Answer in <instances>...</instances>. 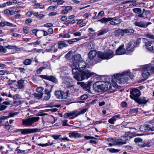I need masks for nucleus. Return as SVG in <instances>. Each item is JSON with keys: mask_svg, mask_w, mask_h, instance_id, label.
I'll return each instance as SVG.
<instances>
[{"mask_svg": "<svg viewBox=\"0 0 154 154\" xmlns=\"http://www.w3.org/2000/svg\"><path fill=\"white\" fill-rule=\"evenodd\" d=\"M92 63H85V61L80 62L79 66L74 63L72 67V72L74 78L78 81H81L84 79H87L95 73L91 72L86 69L87 68H90L89 66Z\"/></svg>", "mask_w": 154, "mask_h": 154, "instance_id": "obj_1", "label": "nucleus"}, {"mask_svg": "<svg viewBox=\"0 0 154 154\" xmlns=\"http://www.w3.org/2000/svg\"><path fill=\"white\" fill-rule=\"evenodd\" d=\"M136 73H132L129 70L124 71L121 73H117L114 75L115 80L120 84L127 82L129 78L132 79L135 76Z\"/></svg>", "mask_w": 154, "mask_h": 154, "instance_id": "obj_2", "label": "nucleus"}, {"mask_svg": "<svg viewBox=\"0 0 154 154\" xmlns=\"http://www.w3.org/2000/svg\"><path fill=\"white\" fill-rule=\"evenodd\" d=\"M93 88L95 90L97 91H106L111 88V85L110 82L97 81L93 85Z\"/></svg>", "mask_w": 154, "mask_h": 154, "instance_id": "obj_3", "label": "nucleus"}, {"mask_svg": "<svg viewBox=\"0 0 154 154\" xmlns=\"http://www.w3.org/2000/svg\"><path fill=\"white\" fill-rule=\"evenodd\" d=\"M134 30L132 29H119L114 30L113 33L116 37H118L120 35L124 36L125 34L132 33L134 32Z\"/></svg>", "mask_w": 154, "mask_h": 154, "instance_id": "obj_4", "label": "nucleus"}, {"mask_svg": "<svg viewBox=\"0 0 154 154\" xmlns=\"http://www.w3.org/2000/svg\"><path fill=\"white\" fill-rule=\"evenodd\" d=\"M114 53L111 50H109L106 52H99L98 56L100 58L103 59H109L114 56Z\"/></svg>", "mask_w": 154, "mask_h": 154, "instance_id": "obj_5", "label": "nucleus"}, {"mask_svg": "<svg viewBox=\"0 0 154 154\" xmlns=\"http://www.w3.org/2000/svg\"><path fill=\"white\" fill-rule=\"evenodd\" d=\"M39 119V117H35L23 120L22 122V124L25 126H29L32 125L34 122L38 121Z\"/></svg>", "mask_w": 154, "mask_h": 154, "instance_id": "obj_6", "label": "nucleus"}, {"mask_svg": "<svg viewBox=\"0 0 154 154\" xmlns=\"http://www.w3.org/2000/svg\"><path fill=\"white\" fill-rule=\"evenodd\" d=\"M69 90H68L66 92L61 91H55L54 94L57 98L61 99H65L69 94Z\"/></svg>", "mask_w": 154, "mask_h": 154, "instance_id": "obj_7", "label": "nucleus"}, {"mask_svg": "<svg viewBox=\"0 0 154 154\" xmlns=\"http://www.w3.org/2000/svg\"><path fill=\"white\" fill-rule=\"evenodd\" d=\"M151 69V66L149 65H147L143 68L142 75L145 79H146L152 74Z\"/></svg>", "mask_w": 154, "mask_h": 154, "instance_id": "obj_8", "label": "nucleus"}, {"mask_svg": "<svg viewBox=\"0 0 154 154\" xmlns=\"http://www.w3.org/2000/svg\"><path fill=\"white\" fill-rule=\"evenodd\" d=\"M130 92L131 94L130 96V98L134 100L138 98L140 95V91L137 89H132L130 91Z\"/></svg>", "mask_w": 154, "mask_h": 154, "instance_id": "obj_9", "label": "nucleus"}, {"mask_svg": "<svg viewBox=\"0 0 154 154\" xmlns=\"http://www.w3.org/2000/svg\"><path fill=\"white\" fill-rule=\"evenodd\" d=\"M65 83L67 85V87L70 89V91H75V89L74 88V85L72 84V81L70 78L68 77L65 79Z\"/></svg>", "mask_w": 154, "mask_h": 154, "instance_id": "obj_10", "label": "nucleus"}, {"mask_svg": "<svg viewBox=\"0 0 154 154\" xmlns=\"http://www.w3.org/2000/svg\"><path fill=\"white\" fill-rule=\"evenodd\" d=\"M130 139V137L128 136L126 134L121 137V139H117V145H123L126 143V141Z\"/></svg>", "mask_w": 154, "mask_h": 154, "instance_id": "obj_11", "label": "nucleus"}, {"mask_svg": "<svg viewBox=\"0 0 154 154\" xmlns=\"http://www.w3.org/2000/svg\"><path fill=\"white\" fill-rule=\"evenodd\" d=\"M151 24V22H146L144 21H136L134 23L135 26L141 28H146L147 26Z\"/></svg>", "mask_w": 154, "mask_h": 154, "instance_id": "obj_12", "label": "nucleus"}, {"mask_svg": "<svg viewBox=\"0 0 154 154\" xmlns=\"http://www.w3.org/2000/svg\"><path fill=\"white\" fill-rule=\"evenodd\" d=\"M77 116L76 111H74L71 112L66 113L63 115V117L65 118H69L70 119H73Z\"/></svg>", "mask_w": 154, "mask_h": 154, "instance_id": "obj_13", "label": "nucleus"}, {"mask_svg": "<svg viewBox=\"0 0 154 154\" xmlns=\"http://www.w3.org/2000/svg\"><path fill=\"white\" fill-rule=\"evenodd\" d=\"M97 51L96 50H93L91 51L88 53V57L89 59L86 60L85 63H89V62H91L92 64V62L91 60L93 59L97 55Z\"/></svg>", "mask_w": 154, "mask_h": 154, "instance_id": "obj_14", "label": "nucleus"}, {"mask_svg": "<svg viewBox=\"0 0 154 154\" xmlns=\"http://www.w3.org/2000/svg\"><path fill=\"white\" fill-rule=\"evenodd\" d=\"M140 130L143 132H147L149 131H154V127H152L148 125H143L140 126Z\"/></svg>", "mask_w": 154, "mask_h": 154, "instance_id": "obj_15", "label": "nucleus"}, {"mask_svg": "<svg viewBox=\"0 0 154 154\" xmlns=\"http://www.w3.org/2000/svg\"><path fill=\"white\" fill-rule=\"evenodd\" d=\"M73 58L75 61L73 63L72 65L71 66L72 68L73 66V64L74 63H76L79 66V63L80 62L84 61L82 60V58H81V56L80 54H76L74 55L73 56Z\"/></svg>", "mask_w": 154, "mask_h": 154, "instance_id": "obj_16", "label": "nucleus"}, {"mask_svg": "<svg viewBox=\"0 0 154 154\" xmlns=\"http://www.w3.org/2000/svg\"><path fill=\"white\" fill-rule=\"evenodd\" d=\"M111 20L109 23L110 24L114 26L119 24L122 22L121 19L116 17H111Z\"/></svg>", "mask_w": 154, "mask_h": 154, "instance_id": "obj_17", "label": "nucleus"}, {"mask_svg": "<svg viewBox=\"0 0 154 154\" xmlns=\"http://www.w3.org/2000/svg\"><path fill=\"white\" fill-rule=\"evenodd\" d=\"M145 46L147 49L152 51L154 50V41H150L146 43Z\"/></svg>", "mask_w": 154, "mask_h": 154, "instance_id": "obj_18", "label": "nucleus"}, {"mask_svg": "<svg viewBox=\"0 0 154 154\" xmlns=\"http://www.w3.org/2000/svg\"><path fill=\"white\" fill-rule=\"evenodd\" d=\"M18 114V112H11L8 114V116H3L0 117V124H2V121L5 119H7L10 117H13L15 115H17Z\"/></svg>", "mask_w": 154, "mask_h": 154, "instance_id": "obj_19", "label": "nucleus"}, {"mask_svg": "<svg viewBox=\"0 0 154 154\" xmlns=\"http://www.w3.org/2000/svg\"><path fill=\"white\" fill-rule=\"evenodd\" d=\"M124 45H122L118 48L116 51V54L118 55L124 54L125 53V50L123 48Z\"/></svg>", "mask_w": 154, "mask_h": 154, "instance_id": "obj_20", "label": "nucleus"}, {"mask_svg": "<svg viewBox=\"0 0 154 154\" xmlns=\"http://www.w3.org/2000/svg\"><path fill=\"white\" fill-rule=\"evenodd\" d=\"M78 84H80L82 86L84 89H86V91L90 92V89L91 85V82H89L87 83L78 82Z\"/></svg>", "mask_w": 154, "mask_h": 154, "instance_id": "obj_21", "label": "nucleus"}, {"mask_svg": "<svg viewBox=\"0 0 154 154\" xmlns=\"http://www.w3.org/2000/svg\"><path fill=\"white\" fill-rule=\"evenodd\" d=\"M136 45L135 42H129L127 45L126 50L127 51H133V48Z\"/></svg>", "mask_w": 154, "mask_h": 154, "instance_id": "obj_22", "label": "nucleus"}, {"mask_svg": "<svg viewBox=\"0 0 154 154\" xmlns=\"http://www.w3.org/2000/svg\"><path fill=\"white\" fill-rule=\"evenodd\" d=\"M69 137L71 138L82 137L81 135L77 131H72L69 134Z\"/></svg>", "mask_w": 154, "mask_h": 154, "instance_id": "obj_23", "label": "nucleus"}, {"mask_svg": "<svg viewBox=\"0 0 154 154\" xmlns=\"http://www.w3.org/2000/svg\"><path fill=\"white\" fill-rule=\"evenodd\" d=\"M44 92V94L43 97V99L46 100H48L51 97L50 92L51 91H49L47 89H45Z\"/></svg>", "mask_w": 154, "mask_h": 154, "instance_id": "obj_24", "label": "nucleus"}, {"mask_svg": "<svg viewBox=\"0 0 154 154\" xmlns=\"http://www.w3.org/2000/svg\"><path fill=\"white\" fill-rule=\"evenodd\" d=\"M135 100L139 104H146L148 101V100L146 99L145 97L138 98L136 99Z\"/></svg>", "mask_w": 154, "mask_h": 154, "instance_id": "obj_25", "label": "nucleus"}, {"mask_svg": "<svg viewBox=\"0 0 154 154\" xmlns=\"http://www.w3.org/2000/svg\"><path fill=\"white\" fill-rule=\"evenodd\" d=\"M107 141L110 142L108 144L109 146H112L113 145H117V139L114 138H109L107 139Z\"/></svg>", "mask_w": 154, "mask_h": 154, "instance_id": "obj_26", "label": "nucleus"}, {"mask_svg": "<svg viewBox=\"0 0 154 154\" xmlns=\"http://www.w3.org/2000/svg\"><path fill=\"white\" fill-rule=\"evenodd\" d=\"M149 13V11L143 10V12L139 15L138 17L141 18H146Z\"/></svg>", "mask_w": 154, "mask_h": 154, "instance_id": "obj_27", "label": "nucleus"}, {"mask_svg": "<svg viewBox=\"0 0 154 154\" xmlns=\"http://www.w3.org/2000/svg\"><path fill=\"white\" fill-rule=\"evenodd\" d=\"M10 104V102L8 101H5L2 104L0 103V110L2 111L4 110L7 107V106H5V105H8Z\"/></svg>", "mask_w": 154, "mask_h": 154, "instance_id": "obj_28", "label": "nucleus"}, {"mask_svg": "<svg viewBox=\"0 0 154 154\" xmlns=\"http://www.w3.org/2000/svg\"><path fill=\"white\" fill-rule=\"evenodd\" d=\"M119 115H117L113 116L111 119L108 120V122L109 123L112 124H115L114 122L119 117Z\"/></svg>", "mask_w": 154, "mask_h": 154, "instance_id": "obj_29", "label": "nucleus"}, {"mask_svg": "<svg viewBox=\"0 0 154 154\" xmlns=\"http://www.w3.org/2000/svg\"><path fill=\"white\" fill-rule=\"evenodd\" d=\"M58 48L59 49H62L67 46V44L64 41L59 42L58 43Z\"/></svg>", "mask_w": 154, "mask_h": 154, "instance_id": "obj_30", "label": "nucleus"}, {"mask_svg": "<svg viewBox=\"0 0 154 154\" xmlns=\"http://www.w3.org/2000/svg\"><path fill=\"white\" fill-rule=\"evenodd\" d=\"M111 17H109L108 18L103 17L101 19L98 20V22H100L102 23H106L107 22L111 20Z\"/></svg>", "mask_w": 154, "mask_h": 154, "instance_id": "obj_31", "label": "nucleus"}, {"mask_svg": "<svg viewBox=\"0 0 154 154\" xmlns=\"http://www.w3.org/2000/svg\"><path fill=\"white\" fill-rule=\"evenodd\" d=\"M20 131H21V133L22 134H25L31 133L30 129L29 128L20 129Z\"/></svg>", "mask_w": 154, "mask_h": 154, "instance_id": "obj_32", "label": "nucleus"}, {"mask_svg": "<svg viewBox=\"0 0 154 154\" xmlns=\"http://www.w3.org/2000/svg\"><path fill=\"white\" fill-rule=\"evenodd\" d=\"M48 80L54 82H57V79L52 75L48 76Z\"/></svg>", "mask_w": 154, "mask_h": 154, "instance_id": "obj_33", "label": "nucleus"}, {"mask_svg": "<svg viewBox=\"0 0 154 154\" xmlns=\"http://www.w3.org/2000/svg\"><path fill=\"white\" fill-rule=\"evenodd\" d=\"M133 11L135 13L138 14V16L142 12L141 9L140 8H135L133 9Z\"/></svg>", "mask_w": 154, "mask_h": 154, "instance_id": "obj_34", "label": "nucleus"}, {"mask_svg": "<svg viewBox=\"0 0 154 154\" xmlns=\"http://www.w3.org/2000/svg\"><path fill=\"white\" fill-rule=\"evenodd\" d=\"M109 31L108 28L104 29L100 31V32L98 33V35H103L104 33H105Z\"/></svg>", "mask_w": 154, "mask_h": 154, "instance_id": "obj_35", "label": "nucleus"}, {"mask_svg": "<svg viewBox=\"0 0 154 154\" xmlns=\"http://www.w3.org/2000/svg\"><path fill=\"white\" fill-rule=\"evenodd\" d=\"M34 6L35 8L43 9L45 8V6L43 5H40L39 3H37L35 4Z\"/></svg>", "mask_w": 154, "mask_h": 154, "instance_id": "obj_36", "label": "nucleus"}, {"mask_svg": "<svg viewBox=\"0 0 154 154\" xmlns=\"http://www.w3.org/2000/svg\"><path fill=\"white\" fill-rule=\"evenodd\" d=\"M43 95V93H35L34 94V95L35 97L38 99H40L42 97Z\"/></svg>", "mask_w": 154, "mask_h": 154, "instance_id": "obj_37", "label": "nucleus"}, {"mask_svg": "<svg viewBox=\"0 0 154 154\" xmlns=\"http://www.w3.org/2000/svg\"><path fill=\"white\" fill-rule=\"evenodd\" d=\"M87 108H85L81 110L80 111H76L77 116L80 114H83L85 113L87 110Z\"/></svg>", "mask_w": 154, "mask_h": 154, "instance_id": "obj_38", "label": "nucleus"}, {"mask_svg": "<svg viewBox=\"0 0 154 154\" xmlns=\"http://www.w3.org/2000/svg\"><path fill=\"white\" fill-rule=\"evenodd\" d=\"M32 60L30 59H26L23 61V63L24 65H28L31 64Z\"/></svg>", "mask_w": 154, "mask_h": 154, "instance_id": "obj_39", "label": "nucleus"}, {"mask_svg": "<svg viewBox=\"0 0 154 154\" xmlns=\"http://www.w3.org/2000/svg\"><path fill=\"white\" fill-rule=\"evenodd\" d=\"M42 128L38 129V128H34V129H30V131L31 133L34 132H37L40 131L42 130Z\"/></svg>", "mask_w": 154, "mask_h": 154, "instance_id": "obj_40", "label": "nucleus"}, {"mask_svg": "<svg viewBox=\"0 0 154 154\" xmlns=\"http://www.w3.org/2000/svg\"><path fill=\"white\" fill-rule=\"evenodd\" d=\"M7 51V49L5 47H4L3 46L0 45V52L5 53Z\"/></svg>", "mask_w": 154, "mask_h": 154, "instance_id": "obj_41", "label": "nucleus"}, {"mask_svg": "<svg viewBox=\"0 0 154 154\" xmlns=\"http://www.w3.org/2000/svg\"><path fill=\"white\" fill-rule=\"evenodd\" d=\"M59 36L60 37L66 38H70L71 37L70 35L68 33H66L64 35L60 34L59 35Z\"/></svg>", "mask_w": 154, "mask_h": 154, "instance_id": "obj_42", "label": "nucleus"}, {"mask_svg": "<svg viewBox=\"0 0 154 154\" xmlns=\"http://www.w3.org/2000/svg\"><path fill=\"white\" fill-rule=\"evenodd\" d=\"M107 150H109V152H116L119 151V150L113 148L107 149Z\"/></svg>", "mask_w": 154, "mask_h": 154, "instance_id": "obj_43", "label": "nucleus"}, {"mask_svg": "<svg viewBox=\"0 0 154 154\" xmlns=\"http://www.w3.org/2000/svg\"><path fill=\"white\" fill-rule=\"evenodd\" d=\"M57 5H56L55 6H49L48 8V10L51 11L57 8Z\"/></svg>", "mask_w": 154, "mask_h": 154, "instance_id": "obj_44", "label": "nucleus"}, {"mask_svg": "<svg viewBox=\"0 0 154 154\" xmlns=\"http://www.w3.org/2000/svg\"><path fill=\"white\" fill-rule=\"evenodd\" d=\"M146 35L148 38L154 39V35L151 33H148L146 34Z\"/></svg>", "mask_w": 154, "mask_h": 154, "instance_id": "obj_45", "label": "nucleus"}, {"mask_svg": "<svg viewBox=\"0 0 154 154\" xmlns=\"http://www.w3.org/2000/svg\"><path fill=\"white\" fill-rule=\"evenodd\" d=\"M72 53V51H70L66 55L65 57L68 59L70 57L71 54Z\"/></svg>", "mask_w": 154, "mask_h": 154, "instance_id": "obj_46", "label": "nucleus"}, {"mask_svg": "<svg viewBox=\"0 0 154 154\" xmlns=\"http://www.w3.org/2000/svg\"><path fill=\"white\" fill-rule=\"evenodd\" d=\"M6 48L8 49H16L17 48V46H12L8 45L5 46Z\"/></svg>", "mask_w": 154, "mask_h": 154, "instance_id": "obj_47", "label": "nucleus"}, {"mask_svg": "<svg viewBox=\"0 0 154 154\" xmlns=\"http://www.w3.org/2000/svg\"><path fill=\"white\" fill-rule=\"evenodd\" d=\"M44 88L42 87H39L37 88L36 91L38 93H42V92Z\"/></svg>", "mask_w": 154, "mask_h": 154, "instance_id": "obj_48", "label": "nucleus"}, {"mask_svg": "<svg viewBox=\"0 0 154 154\" xmlns=\"http://www.w3.org/2000/svg\"><path fill=\"white\" fill-rule=\"evenodd\" d=\"M137 112H138V109L137 108L131 109L130 110V112L131 114L136 113Z\"/></svg>", "mask_w": 154, "mask_h": 154, "instance_id": "obj_49", "label": "nucleus"}, {"mask_svg": "<svg viewBox=\"0 0 154 154\" xmlns=\"http://www.w3.org/2000/svg\"><path fill=\"white\" fill-rule=\"evenodd\" d=\"M46 68L45 67H41L38 69H37L36 71V73L38 74H39L41 73V72L44 69H45Z\"/></svg>", "mask_w": 154, "mask_h": 154, "instance_id": "obj_50", "label": "nucleus"}, {"mask_svg": "<svg viewBox=\"0 0 154 154\" xmlns=\"http://www.w3.org/2000/svg\"><path fill=\"white\" fill-rule=\"evenodd\" d=\"M68 122L67 120H64L62 122V125L63 126H70V125H68L67 122Z\"/></svg>", "mask_w": 154, "mask_h": 154, "instance_id": "obj_51", "label": "nucleus"}, {"mask_svg": "<svg viewBox=\"0 0 154 154\" xmlns=\"http://www.w3.org/2000/svg\"><path fill=\"white\" fill-rule=\"evenodd\" d=\"M88 96L87 94H84L81 96L80 98L81 100H83L87 98Z\"/></svg>", "mask_w": 154, "mask_h": 154, "instance_id": "obj_52", "label": "nucleus"}, {"mask_svg": "<svg viewBox=\"0 0 154 154\" xmlns=\"http://www.w3.org/2000/svg\"><path fill=\"white\" fill-rule=\"evenodd\" d=\"M72 9V8L71 6H66L65 7V9L67 12L71 11Z\"/></svg>", "mask_w": 154, "mask_h": 154, "instance_id": "obj_53", "label": "nucleus"}, {"mask_svg": "<svg viewBox=\"0 0 154 154\" xmlns=\"http://www.w3.org/2000/svg\"><path fill=\"white\" fill-rule=\"evenodd\" d=\"M142 141V140L139 137L136 138L134 139V141L135 143H138L141 142Z\"/></svg>", "mask_w": 154, "mask_h": 154, "instance_id": "obj_54", "label": "nucleus"}, {"mask_svg": "<svg viewBox=\"0 0 154 154\" xmlns=\"http://www.w3.org/2000/svg\"><path fill=\"white\" fill-rule=\"evenodd\" d=\"M24 81V80H20V89L23 88L24 86L23 84Z\"/></svg>", "mask_w": 154, "mask_h": 154, "instance_id": "obj_55", "label": "nucleus"}, {"mask_svg": "<svg viewBox=\"0 0 154 154\" xmlns=\"http://www.w3.org/2000/svg\"><path fill=\"white\" fill-rule=\"evenodd\" d=\"M61 135H52V137H53L55 140H58L59 138L60 137Z\"/></svg>", "mask_w": 154, "mask_h": 154, "instance_id": "obj_56", "label": "nucleus"}, {"mask_svg": "<svg viewBox=\"0 0 154 154\" xmlns=\"http://www.w3.org/2000/svg\"><path fill=\"white\" fill-rule=\"evenodd\" d=\"M6 25L9 26H14L13 24L11 23L8 22H6Z\"/></svg>", "mask_w": 154, "mask_h": 154, "instance_id": "obj_57", "label": "nucleus"}, {"mask_svg": "<svg viewBox=\"0 0 154 154\" xmlns=\"http://www.w3.org/2000/svg\"><path fill=\"white\" fill-rule=\"evenodd\" d=\"M19 12V11L17 10H15V11H14L13 10H10V12H9V14L12 15L15 14V12Z\"/></svg>", "mask_w": 154, "mask_h": 154, "instance_id": "obj_58", "label": "nucleus"}, {"mask_svg": "<svg viewBox=\"0 0 154 154\" xmlns=\"http://www.w3.org/2000/svg\"><path fill=\"white\" fill-rule=\"evenodd\" d=\"M53 25L51 23H47L44 25V26L46 27H51Z\"/></svg>", "mask_w": 154, "mask_h": 154, "instance_id": "obj_59", "label": "nucleus"}, {"mask_svg": "<svg viewBox=\"0 0 154 154\" xmlns=\"http://www.w3.org/2000/svg\"><path fill=\"white\" fill-rule=\"evenodd\" d=\"M104 12L103 11H101L99 12L98 14L97 17H101L104 14Z\"/></svg>", "mask_w": 154, "mask_h": 154, "instance_id": "obj_60", "label": "nucleus"}, {"mask_svg": "<svg viewBox=\"0 0 154 154\" xmlns=\"http://www.w3.org/2000/svg\"><path fill=\"white\" fill-rule=\"evenodd\" d=\"M91 15V14L90 13H86L85 14L83 15V17L85 18H86L89 17Z\"/></svg>", "mask_w": 154, "mask_h": 154, "instance_id": "obj_61", "label": "nucleus"}, {"mask_svg": "<svg viewBox=\"0 0 154 154\" xmlns=\"http://www.w3.org/2000/svg\"><path fill=\"white\" fill-rule=\"evenodd\" d=\"M33 14V11H31L28 12L26 13V15L28 17H30L31 16V15Z\"/></svg>", "mask_w": 154, "mask_h": 154, "instance_id": "obj_62", "label": "nucleus"}, {"mask_svg": "<svg viewBox=\"0 0 154 154\" xmlns=\"http://www.w3.org/2000/svg\"><path fill=\"white\" fill-rule=\"evenodd\" d=\"M23 32L24 33L27 34L28 32V28L26 27H24L23 28Z\"/></svg>", "mask_w": 154, "mask_h": 154, "instance_id": "obj_63", "label": "nucleus"}, {"mask_svg": "<svg viewBox=\"0 0 154 154\" xmlns=\"http://www.w3.org/2000/svg\"><path fill=\"white\" fill-rule=\"evenodd\" d=\"M64 2L62 0H58L57 4L58 5H61Z\"/></svg>", "mask_w": 154, "mask_h": 154, "instance_id": "obj_64", "label": "nucleus"}]
</instances>
